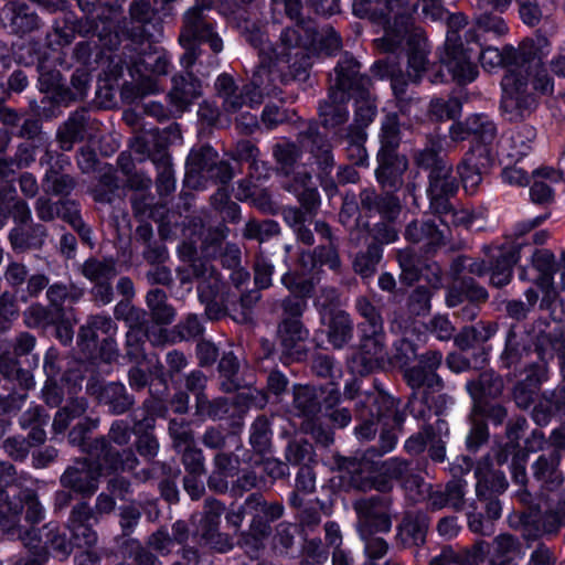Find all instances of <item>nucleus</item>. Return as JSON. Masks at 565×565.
<instances>
[{
    "instance_id": "32",
    "label": "nucleus",
    "mask_w": 565,
    "mask_h": 565,
    "mask_svg": "<svg viewBox=\"0 0 565 565\" xmlns=\"http://www.w3.org/2000/svg\"><path fill=\"white\" fill-rule=\"evenodd\" d=\"M406 236L414 242L426 239L429 245H437L445 238L444 231L437 226L435 221L409 224L406 230Z\"/></svg>"
},
{
    "instance_id": "44",
    "label": "nucleus",
    "mask_w": 565,
    "mask_h": 565,
    "mask_svg": "<svg viewBox=\"0 0 565 565\" xmlns=\"http://www.w3.org/2000/svg\"><path fill=\"white\" fill-rule=\"evenodd\" d=\"M278 232L279 226L275 221L268 220L260 223L249 222L246 224L245 236L264 242L277 235Z\"/></svg>"
},
{
    "instance_id": "63",
    "label": "nucleus",
    "mask_w": 565,
    "mask_h": 565,
    "mask_svg": "<svg viewBox=\"0 0 565 565\" xmlns=\"http://www.w3.org/2000/svg\"><path fill=\"white\" fill-rule=\"evenodd\" d=\"M430 331L436 334L439 340H449L455 329L447 317L436 316L430 321Z\"/></svg>"
},
{
    "instance_id": "6",
    "label": "nucleus",
    "mask_w": 565,
    "mask_h": 565,
    "mask_svg": "<svg viewBox=\"0 0 565 565\" xmlns=\"http://www.w3.org/2000/svg\"><path fill=\"white\" fill-rule=\"evenodd\" d=\"M274 156L277 160L279 170L286 174H294L292 183L287 189L299 196H306V200L313 204L317 200V191L312 188L310 174L298 164L300 158L299 148L291 142H281L274 148Z\"/></svg>"
},
{
    "instance_id": "8",
    "label": "nucleus",
    "mask_w": 565,
    "mask_h": 565,
    "mask_svg": "<svg viewBox=\"0 0 565 565\" xmlns=\"http://www.w3.org/2000/svg\"><path fill=\"white\" fill-rule=\"evenodd\" d=\"M494 161V153L491 147L473 145L465 154L458 166L463 189L467 193L473 194L482 181L483 174Z\"/></svg>"
},
{
    "instance_id": "10",
    "label": "nucleus",
    "mask_w": 565,
    "mask_h": 565,
    "mask_svg": "<svg viewBox=\"0 0 565 565\" xmlns=\"http://www.w3.org/2000/svg\"><path fill=\"white\" fill-rule=\"evenodd\" d=\"M356 309L365 319L362 328V350L372 356H379L384 347L383 322L375 307L365 298L356 300Z\"/></svg>"
},
{
    "instance_id": "27",
    "label": "nucleus",
    "mask_w": 565,
    "mask_h": 565,
    "mask_svg": "<svg viewBox=\"0 0 565 565\" xmlns=\"http://www.w3.org/2000/svg\"><path fill=\"white\" fill-rule=\"evenodd\" d=\"M508 30V25L501 17L483 13L476 19L473 28L469 29L467 34L470 41L480 42L484 33L500 38L505 35Z\"/></svg>"
},
{
    "instance_id": "14",
    "label": "nucleus",
    "mask_w": 565,
    "mask_h": 565,
    "mask_svg": "<svg viewBox=\"0 0 565 565\" xmlns=\"http://www.w3.org/2000/svg\"><path fill=\"white\" fill-rule=\"evenodd\" d=\"M458 189L455 179L451 175V166H439L429 172L428 195L430 205L436 212H447V198L452 195Z\"/></svg>"
},
{
    "instance_id": "36",
    "label": "nucleus",
    "mask_w": 565,
    "mask_h": 565,
    "mask_svg": "<svg viewBox=\"0 0 565 565\" xmlns=\"http://www.w3.org/2000/svg\"><path fill=\"white\" fill-rule=\"evenodd\" d=\"M193 274L201 278L198 289L200 297L211 298L220 286V277L214 271L213 267L209 263H194L192 265Z\"/></svg>"
},
{
    "instance_id": "34",
    "label": "nucleus",
    "mask_w": 565,
    "mask_h": 565,
    "mask_svg": "<svg viewBox=\"0 0 565 565\" xmlns=\"http://www.w3.org/2000/svg\"><path fill=\"white\" fill-rule=\"evenodd\" d=\"M548 329L546 337L552 349L561 359L562 372L564 375L563 382L558 387L557 398L559 403L565 405V326L555 323V326H548Z\"/></svg>"
},
{
    "instance_id": "18",
    "label": "nucleus",
    "mask_w": 565,
    "mask_h": 565,
    "mask_svg": "<svg viewBox=\"0 0 565 565\" xmlns=\"http://www.w3.org/2000/svg\"><path fill=\"white\" fill-rule=\"evenodd\" d=\"M522 244L504 245L493 256L494 265L489 269L490 282L494 287H502L510 282L512 278V266L520 258V249Z\"/></svg>"
},
{
    "instance_id": "58",
    "label": "nucleus",
    "mask_w": 565,
    "mask_h": 565,
    "mask_svg": "<svg viewBox=\"0 0 565 565\" xmlns=\"http://www.w3.org/2000/svg\"><path fill=\"white\" fill-rule=\"evenodd\" d=\"M435 438L434 428L428 426L423 429L418 435L409 437L405 443V448L408 452L418 454L423 451L428 440Z\"/></svg>"
},
{
    "instance_id": "38",
    "label": "nucleus",
    "mask_w": 565,
    "mask_h": 565,
    "mask_svg": "<svg viewBox=\"0 0 565 565\" xmlns=\"http://www.w3.org/2000/svg\"><path fill=\"white\" fill-rule=\"evenodd\" d=\"M169 60L164 54H146L140 62L135 64V71L140 73L141 77L150 79L151 75H162L168 73Z\"/></svg>"
},
{
    "instance_id": "39",
    "label": "nucleus",
    "mask_w": 565,
    "mask_h": 565,
    "mask_svg": "<svg viewBox=\"0 0 565 565\" xmlns=\"http://www.w3.org/2000/svg\"><path fill=\"white\" fill-rule=\"evenodd\" d=\"M87 408V404L83 398L71 401L64 408L58 411L53 420V428L56 433H62L66 429L70 422L81 417Z\"/></svg>"
},
{
    "instance_id": "22",
    "label": "nucleus",
    "mask_w": 565,
    "mask_h": 565,
    "mask_svg": "<svg viewBox=\"0 0 565 565\" xmlns=\"http://www.w3.org/2000/svg\"><path fill=\"white\" fill-rule=\"evenodd\" d=\"M525 555V548L515 537L503 534L495 537L492 552V565L516 564Z\"/></svg>"
},
{
    "instance_id": "28",
    "label": "nucleus",
    "mask_w": 565,
    "mask_h": 565,
    "mask_svg": "<svg viewBox=\"0 0 565 565\" xmlns=\"http://www.w3.org/2000/svg\"><path fill=\"white\" fill-rule=\"evenodd\" d=\"M467 387L473 399L481 401L499 396L503 390V381L493 372H484L477 382H469Z\"/></svg>"
},
{
    "instance_id": "33",
    "label": "nucleus",
    "mask_w": 565,
    "mask_h": 565,
    "mask_svg": "<svg viewBox=\"0 0 565 565\" xmlns=\"http://www.w3.org/2000/svg\"><path fill=\"white\" fill-rule=\"evenodd\" d=\"M467 129L478 138L476 145L490 147L497 135L494 124L484 115H473L466 119Z\"/></svg>"
},
{
    "instance_id": "7",
    "label": "nucleus",
    "mask_w": 565,
    "mask_h": 565,
    "mask_svg": "<svg viewBox=\"0 0 565 565\" xmlns=\"http://www.w3.org/2000/svg\"><path fill=\"white\" fill-rule=\"evenodd\" d=\"M503 96L501 107L510 115V119H518L534 105L533 96L527 92V82L520 73L509 71L501 82Z\"/></svg>"
},
{
    "instance_id": "23",
    "label": "nucleus",
    "mask_w": 565,
    "mask_h": 565,
    "mask_svg": "<svg viewBox=\"0 0 565 565\" xmlns=\"http://www.w3.org/2000/svg\"><path fill=\"white\" fill-rule=\"evenodd\" d=\"M281 282L291 292L296 294L295 296L289 297L284 301L285 312L290 315L292 317L291 319H296L305 310V297H307L311 292L312 285L306 280L297 281L296 277L288 273L281 277Z\"/></svg>"
},
{
    "instance_id": "5",
    "label": "nucleus",
    "mask_w": 565,
    "mask_h": 565,
    "mask_svg": "<svg viewBox=\"0 0 565 565\" xmlns=\"http://www.w3.org/2000/svg\"><path fill=\"white\" fill-rule=\"evenodd\" d=\"M554 256L547 249L536 250L532 256V264L522 268L520 273L521 280L535 282L542 290L541 306L546 305L552 308L553 326L563 324L564 317L556 316V310L563 308V302L556 298L553 287Z\"/></svg>"
},
{
    "instance_id": "60",
    "label": "nucleus",
    "mask_w": 565,
    "mask_h": 565,
    "mask_svg": "<svg viewBox=\"0 0 565 565\" xmlns=\"http://www.w3.org/2000/svg\"><path fill=\"white\" fill-rule=\"evenodd\" d=\"M90 329H94L96 333L102 332L110 335L115 331V324L107 316H95L90 318L86 326H83V335L86 337V332Z\"/></svg>"
},
{
    "instance_id": "24",
    "label": "nucleus",
    "mask_w": 565,
    "mask_h": 565,
    "mask_svg": "<svg viewBox=\"0 0 565 565\" xmlns=\"http://www.w3.org/2000/svg\"><path fill=\"white\" fill-rule=\"evenodd\" d=\"M559 459L561 455L557 451L541 455L533 463L534 477L551 488L559 486L564 481V476L558 470Z\"/></svg>"
},
{
    "instance_id": "59",
    "label": "nucleus",
    "mask_w": 565,
    "mask_h": 565,
    "mask_svg": "<svg viewBox=\"0 0 565 565\" xmlns=\"http://www.w3.org/2000/svg\"><path fill=\"white\" fill-rule=\"evenodd\" d=\"M183 463L189 475L203 473V456L200 450L186 447L183 454Z\"/></svg>"
},
{
    "instance_id": "25",
    "label": "nucleus",
    "mask_w": 565,
    "mask_h": 565,
    "mask_svg": "<svg viewBox=\"0 0 565 565\" xmlns=\"http://www.w3.org/2000/svg\"><path fill=\"white\" fill-rule=\"evenodd\" d=\"M263 102L262 93L259 92L258 84L244 85L242 88H236L230 96L223 99V108L226 113L234 114L241 110L244 106L254 108Z\"/></svg>"
},
{
    "instance_id": "29",
    "label": "nucleus",
    "mask_w": 565,
    "mask_h": 565,
    "mask_svg": "<svg viewBox=\"0 0 565 565\" xmlns=\"http://www.w3.org/2000/svg\"><path fill=\"white\" fill-rule=\"evenodd\" d=\"M308 331L302 327L298 319H284L278 329V338L286 353H290L305 341Z\"/></svg>"
},
{
    "instance_id": "26",
    "label": "nucleus",
    "mask_w": 565,
    "mask_h": 565,
    "mask_svg": "<svg viewBox=\"0 0 565 565\" xmlns=\"http://www.w3.org/2000/svg\"><path fill=\"white\" fill-rule=\"evenodd\" d=\"M36 212L39 217L43 221H51L55 215H62V217L68 221L75 228H79L83 225L78 211L73 203H62L61 206H56L52 204L50 200L41 198L36 202Z\"/></svg>"
},
{
    "instance_id": "15",
    "label": "nucleus",
    "mask_w": 565,
    "mask_h": 565,
    "mask_svg": "<svg viewBox=\"0 0 565 565\" xmlns=\"http://www.w3.org/2000/svg\"><path fill=\"white\" fill-rule=\"evenodd\" d=\"M443 355L440 352L431 351L420 356L417 366L406 370V377L413 388L420 390L423 386L439 387L440 379L436 370L440 366Z\"/></svg>"
},
{
    "instance_id": "19",
    "label": "nucleus",
    "mask_w": 565,
    "mask_h": 565,
    "mask_svg": "<svg viewBox=\"0 0 565 565\" xmlns=\"http://www.w3.org/2000/svg\"><path fill=\"white\" fill-rule=\"evenodd\" d=\"M281 44L284 50H297L295 56L302 58L308 56L309 46L316 42V31L311 22L297 23L294 28H287L281 33Z\"/></svg>"
},
{
    "instance_id": "54",
    "label": "nucleus",
    "mask_w": 565,
    "mask_h": 565,
    "mask_svg": "<svg viewBox=\"0 0 565 565\" xmlns=\"http://www.w3.org/2000/svg\"><path fill=\"white\" fill-rule=\"evenodd\" d=\"M347 139L349 141V156L355 157L358 163H362L365 158V149L362 146L364 141V134L360 128L350 129L347 135Z\"/></svg>"
},
{
    "instance_id": "37",
    "label": "nucleus",
    "mask_w": 565,
    "mask_h": 565,
    "mask_svg": "<svg viewBox=\"0 0 565 565\" xmlns=\"http://www.w3.org/2000/svg\"><path fill=\"white\" fill-rule=\"evenodd\" d=\"M83 274L96 284L108 281L116 276L115 263L113 259H88L83 265Z\"/></svg>"
},
{
    "instance_id": "1",
    "label": "nucleus",
    "mask_w": 565,
    "mask_h": 565,
    "mask_svg": "<svg viewBox=\"0 0 565 565\" xmlns=\"http://www.w3.org/2000/svg\"><path fill=\"white\" fill-rule=\"evenodd\" d=\"M365 0H355L356 14L369 15L375 23L383 25L384 34L375 41L384 52H395L405 42L407 55V76L417 83L427 70L429 47L422 30L412 26V14L418 8L417 0H385L381 8L371 10L360 6Z\"/></svg>"
},
{
    "instance_id": "50",
    "label": "nucleus",
    "mask_w": 565,
    "mask_h": 565,
    "mask_svg": "<svg viewBox=\"0 0 565 565\" xmlns=\"http://www.w3.org/2000/svg\"><path fill=\"white\" fill-rule=\"evenodd\" d=\"M532 85L534 89L547 94L553 90V82L546 68L537 61L531 65Z\"/></svg>"
},
{
    "instance_id": "13",
    "label": "nucleus",
    "mask_w": 565,
    "mask_h": 565,
    "mask_svg": "<svg viewBox=\"0 0 565 565\" xmlns=\"http://www.w3.org/2000/svg\"><path fill=\"white\" fill-rule=\"evenodd\" d=\"M203 9L193 7L184 14V29L180 35L182 43L191 41L207 42L213 52L223 50V41L213 32L212 26L203 19Z\"/></svg>"
},
{
    "instance_id": "9",
    "label": "nucleus",
    "mask_w": 565,
    "mask_h": 565,
    "mask_svg": "<svg viewBox=\"0 0 565 565\" xmlns=\"http://www.w3.org/2000/svg\"><path fill=\"white\" fill-rule=\"evenodd\" d=\"M354 510L361 537L391 530L388 505L385 501L377 498L362 499L354 503Z\"/></svg>"
},
{
    "instance_id": "55",
    "label": "nucleus",
    "mask_w": 565,
    "mask_h": 565,
    "mask_svg": "<svg viewBox=\"0 0 565 565\" xmlns=\"http://www.w3.org/2000/svg\"><path fill=\"white\" fill-rule=\"evenodd\" d=\"M311 445L308 443L291 441L286 449V459L292 465L302 462L311 454Z\"/></svg>"
},
{
    "instance_id": "35",
    "label": "nucleus",
    "mask_w": 565,
    "mask_h": 565,
    "mask_svg": "<svg viewBox=\"0 0 565 565\" xmlns=\"http://www.w3.org/2000/svg\"><path fill=\"white\" fill-rule=\"evenodd\" d=\"M514 58L515 50L511 45H507L502 50L488 46L479 54L482 67L489 72L511 63Z\"/></svg>"
},
{
    "instance_id": "46",
    "label": "nucleus",
    "mask_w": 565,
    "mask_h": 565,
    "mask_svg": "<svg viewBox=\"0 0 565 565\" xmlns=\"http://www.w3.org/2000/svg\"><path fill=\"white\" fill-rule=\"evenodd\" d=\"M443 150V145L440 140L431 141V145L420 151L417 156V162L419 166L429 169H437L439 166H448L447 162L444 161L441 157H439V152Z\"/></svg>"
},
{
    "instance_id": "16",
    "label": "nucleus",
    "mask_w": 565,
    "mask_h": 565,
    "mask_svg": "<svg viewBox=\"0 0 565 565\" xmlns=\"http://www.w3.org/2000/svg\"><path fill=\"white\" fill-rule=\"evenodd\" d=\"M379 168L376 169L377 181L387 191H393L402 185V174L407 169V160L392 150H380L377 154Z\"/></svg>"
},
{
    "instance_id": "30",
    "label": "nucleus",
    "mask_w": 565,
    "mask_h": 565,
    "mask_svg": "<svg viewBox=\"0 0 565 565\" xmlns=\"http://www.w3.org/2000/svg\"><path fill=\"white\" fill-rule=\"evenodd\" d=\"M520 4V17L527 25H536L548 17L553 9V0H516Z\"/></svg>"
},
{
    "instance_id": "17",
    "label": "nucleus",
    "mask_w": 565,
    "mask_h": 565,
    "mask_svg": "<svg viewBox=\"0 0 565 565\" xmlns=\"http://www.w3.org/2000/svg\"><path fill=\"white\" fill-rule=\"evenodd\" d=\"M535 136V129L531 126L516 127L501 139L500 152L511 160L518 161L531 151Z\"/></svg>"
},
{
    "instance_id": "2",
    "label": "nucleus",
    "mask_w": 565,
    "mask_h": 565,
    "mask_svg": "<svg viewBox=\"0 0 565 565\" xmlns=\"http://www.w3.org/2000/svg\"><path fill=\"white\" fill-rule=\"evenodd\" d=\"M370 85V78L360 74L359 63L352 56H343L331 77L328 100L320 106L324 126L337 127L347 121L349 111L343 104L350 98L363 103L359 114L364 111L365 120L371 121L375 116V107L369 102Z\"/></svg>"
},
{
    "instance_id": "41",
    "label": "nucleus",
    "mask_w": 565,
    "mask_h": 565,
    "mask_svg": "<svg viewBox=\"0 0 565 565\" xmlns=\"http://www.w3.org/2000/svg\"><path fill=\"white\" fill-rule=\"evenodd\" d=\"M381 257L382 252L379 245L371 244L366 252L356 255L353 263L354 270L363 277H370L375 273Z\"/></svg>"
},
{
    "instance_id": "64",
    "label": "nucleus",
    "mask_w": 565,
    "mask_h": 565,
    "mask_svg": "<svg viewBox=\"0 0 565 565\" xmlns=\"http://www.w3.org/2000/svg\"><path fill=\"white\" fill-rule=\"evenodd\" d=\"M556 558L548 547L537 546L531 554L527 565H554Z\"/></svg>"
},
{
    "instance_id": "61",
    "label": "nucleus",
    "mask_w": 565,
    "mask_h": 565,
    "mask_svg": "<svg viewBox=\"0 0 565 565\" xmlns=\"http://www.w3.org/2000/svg\"><path fill=\"white\" fill-rule=\"evenodd\" d=\"M361 539L365 542L364 548L369 558H382L387 553L388 545L383 539L373 537V535H367L366 537Z\"/></svg>"
},
{
    "instance_id": "4",
    "label": "nucleus",
    "mask_w": 565,
    "mask_h": 565,
    "mask_svg": "<svg viewBox=\"0 0 565 565\" xmlns=\"http://www.w3.org/2000/svg\"><path fill=\"white\" fill-rule=\"evenodd\" d=\"M467 24V18L462 13H454L447 19V38L445 50L440 56L441 64L451 74L452 78L459 83H470L477 75L478 70L470 51H465L462 45L457 43L458 31Z\"/></svg>"
},
{
    "instance_id": "56",
    "label": "nucleus",
    "mask_w": 565,
    "mask_h": 565,
    "mask_svg": "<svg viewBox=\"0 0 565 565\" xmlns=\"http://www.w3.org/2000/svg\"><path fill=\"white\" fill-rule=\"evenodd\" d=\"M105 393L107 396H110V395L119 396L117 399L110 402L111 408L115 413H122L131 405V399L124 394L125 387L121 384L113 383V384L107 385L105 388Z\"/></svg>"
},
{
    "instance_id": "42",
    "label": "nucleus",
    "mask_w": 565,
    "mask_h": 565,
    "mask_svg": "<svg viewBox=\"0 0 565 565\" xmlns=\"http://www.w3.org/2000/svg\"><path fill=\"white\" fill-rule=\"evenodd\" d=\"M430 113L439 120L455 119L461 114V103L458 98H434L430 102Z\"/></svg>"
},
{
    "instance_id": "51",
    "label": "nucleus",
    "mask_w": 565,
    "mask_h": 565,
    "mask_svg": "<svg viewBox=\"0 0 565 565\" xmlns=\"http://www.w3.org/2000/svg\"><path fill=\"white\" fill-rule=\"evenodd\" d=\"M70 529L73 534L74 544L78 547H89L97 540L95 532L87 523H70Z\"/></svg>"
},
{
    "instance_id": "45",
    "label": "nucleus",
    "mask_w": 565,
    "mask_h": 565,
    "mask_svg": "<svg viewBox=\"0 0 565 565\" xmlns=\"http://www.w3.org/2000/svg\"><path fill=\"white\" fill-rule=\"evenodd\" d=\"M374 72L381 77H390L392 89L396 97H401L405 93L406 82L403 75L397 74L395 67L388 61H380L374 64Z\"/></svg>"
},
{
    "instance_id": "57",
    "label": "nucleus",
    "mask_w": 565,
    "mask_h": 565,
    "mask_svg": "<svg viewBox=\"0 0 565 565\" xmlns=\"http://www.w3.org/2000/svg\"><path fill=\"white\" fill-rule=\"evenodd\" d=\"M274 266L265 258H258L255 264V282L259 288H268L271 285Z\"/></svg>"
},
{
    "instance_id": "52",
    "label": "nucleus",
    "mask_w": 565,
    "mask_h": 565,
    "mask_svg": "<svg viewBox=\"0 0 565 565\" xmlns=\"http://www.w3.org/2000/svg\"><path fill=\"white\" fill-rule=\"evenodd\" d=\"M295 407L303 415H310L316 412L318 403L310 388L301 387L296 391Z\"/></svg>"
},
{
    "instance_id": "43",
    "label": "nucleus",
    "mask_w": 565,
    "mask_h": 565,
    "mask_svg": "<svg viewBox=\"0 0 565 565\" xmlns=\"http://www.w3.org/2000/svg\"><path fill=\"white\" fill-rule=\"evenodd\" d=\"M201 94L200 85L196 82L179 84L174 81V87L170 93L172 102L179 109H183Z\"/></svg>"
},
{
    "instance_id": "40",
    "label": "nucleus",
    "mask_w": 565,
    "mask_h": 565,
    "mask_svg": "<svg viewBox=\"0 0 565 565\" xmlns=\"http://www.w3.org/2000/svg\"><path fill=\"white\" fill-rule=\"evenodd\" d=\"M463 495L465 484L461 481H454L447 484L445 492L431 495V504L435 508L450 505L455 509H460Z\"/></svg>"
},
{
    "instance_id": "62",
    "label": "nucleus",
    "mask_w": 565,
    "mask_h": 565,
    "mask_svg": "<svg viewBox=\"0 0 565 565\" xmlns=\"http://www.w3.org/2000/svg\"><path fill=\"white\" fill-rule=\"evenodd\" d=\"M215 156L214 150L211 147H203L198 151H192L189 157V162L192 166V170L195 172H203L210 170L205 159H212Z\"/></svg>"
},
{
    "instance_id": "31",
    "label": "nucleus",
    "mask_w": 565,
    "mask_h": 565,
    "mask_svg": "<svg viewBox=\"0 0 565 565\" xmlns=\"http://www.w3.org/2000/svg\"><path fill=\"white\" fill-rule=\"evenodd\" d=\"M352 338V321L348 313L339 311L330 321L328 339L337 349L342 348Z\"/></svg>"
},
{
    "instance_id": "3",
    "label": "nucleus",
    "mask_w": 565,
    "mask_h": 565,
    "mask_svg": "<svg viewBox=\"0 0 565 565\" xmlns=\"http://www.w3.org/2000/svg\"><path fill=\"white\" fill-rule=\"evenodd\" d=\"M22 501L26 505L25 520L30 523H38L44 516V510L35 494L31 490L22 492V498L9 500V495L0 489V530L10 537L21 539L25 545H31L38 540L34 530L22 531L20 525Z\"/></svg>"
},
{
    "instance_id": "20",
    "label": "nucleus",
    "mask_w": 565,
    "mask_h": 565,
    "mask_svg": "<svg viewBox=\"0 0 565 565\" xmlns=\"http://www.w3.org/2000/svg\"><path fill=\"white\" fill-rule=\"evenodd\" d=\"M529 355L530 353L526 350H519L518 348H514L511 343H509L502 354V361L508 367H524V371L527 372V375L525 377L526 385L536 386L539 383L545 380L546 367L542 363L531 364L527 367L526 358Z\"/></svg>"
},
{
    "instance_id": "47",
    "label": "nucleus",
    "mask_w": 565,
    "mask_h": 565,
    "mask_svg": "<svg viewBox=\"0 0 565 565\" xmlns=\"http://www.w3.org/2000/svg\"><path fill=\"white\" fill-rule=\"evenodd\" d=\"M398 120L396 115H388L382 125L381 150L387 149L395 151L398 146Z\"/></svg>"
},
{
    "instance_id": "21",
    "label": "nucleus",
    "mask_w": 565,
    "mask_h": 565,
    "mask_svg": "<svg viewBox=\"0 0 565 565\" xmlns=\"http://www.w3.org/2000/svg\"><path fill=\"white\" fill-rule=\"evenodd\" d=\"M299 142L302 147H310V151L317 159V163L327 175L333 167V157L326 139L319 135L317 127L311 125L299 136Z\"/></svg>"
},
{
    "instance_id": "53",
    "label": "nucleus",
    "mask_w": 565,
    "mask_h": 565,
    "mask_svg": "<svg viewBox=\"0 0 565 565\" xmlns=\"http://www.w3.org/2000/svg\"><path fill=\"white\" fill-rule=\"evenodd\" d=\"M408 408L412 415L418 419L426 420L430 418L433 414L430 406L427 405V398L420 391L413 394L408 402Z\"/></svg>"
},
{
    "instance_id": "48",
    "label": "nucleus",
    "mask_w": 565,
    "mask_h": 565,
    "mask_svg": "<svg viewBox=\"0 0 565 565\" xmlns=\"http://www.w3.org/2000/svg\"><path fill=\"white\" fill-rule=\"evenodd\" d=\"M249 439L256 451L263 452L267 449L269 444V428L265 418H257L253 423Z\"/></svg>"
},
{
    "instance_id": "49",
    "label": "nucleus",
    "mask_w": 565,
    "mask_h": 565,
    "mask_svg": "<svg viewBox=\"0 0 565 565\" xmlns=\"http://www.w3.org/2000/svg\"><path fill=\"white\" fill-rule=\"evenodd\" d=\"M14 15L12 17V25L18 32H28L38 26V17L28 12L24 6L13 9Z\"/></svg>"
},
{
    "instance_id": "12",
    "label": "nucleus",
    "mask_w": 565,
    "mask_h": 565,
    "mask_svg": "<svg viewBox=\"0 0 565 565\" xmlns=\"http://www.w3.org/2000/svg\"><path fill=\"white\" fill-rule=\"evenodd\" d=\"M99 466L88 461H77L61 476V484L84 497L93 495L98 489Z\"/></svg>"
},
{
    "instance_id": "11",
    "label": "nucleus",
    "mask_w": 565,
    "mask_h": 565,
    "mask_svg": "<svg viewBox=\"0 0 565 565\" xmlns=\"http://www.w3.org/2000/svg\"><path fill=\"white\" fill-rule=\"evenodd\" d=\"M244 511L253 520L249 527V534L259 541L269 534V522L279 519L282 515V507L275 503H266L263 497L257 493L250 494L244 502Z\"/></svg>"
}]
</instances>
